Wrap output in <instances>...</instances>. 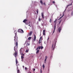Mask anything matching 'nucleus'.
<instances>
[{
	"label": "nucleus",
	"mask_w": 73,
	"mask_h": 73,
	"mask_svg": "<svg viewBox=\"0 0 73 73\" xmlns=\"http://www.w3.org/2000/svg\"><path fill=\"white\" fill-rule=\"evenodd\" d=\"M72 3H71L70 5L67 6L66 8H68V7H69V5H72Z\"/></svg>",
	"instance_id": "5701e85b"
},
{
	"label": "nucleus",
	"mask_w": 73,
	"mask_h": 73,
	"mask_svg": "<svg viewBox=\"0 0 73 73\" xmlns=\"http://www.w3.org/2000/svg\"><path fill=\"white\" fill-rule=\"evenodd\" d=\"M47 58H48V57H47V56H45V60L44 62V63H46V60L47 59Z\"/></svg>",
	"instance_id": "0eeeda50"
},
{
	"label": "nucleus",
	"mask_w": 73,
	"mask_h": 73,
	"mask_svg": "<svg viewBox=\"0 0 73 73\" xmlns=\"http://www.w3.org/2000/svg\"><path fill=\"white\" fill-rule=\"evenodd\" d=\"M38 20L40 22L41 21V18H40V17L38 19Z\"/></svg>",
	"instance_id": "4be33fe9"
},
{
	"label": "nucleus",
	"mask_w": 73,
	"mask_h": 73,
	"mask_svg": "<svg viewBox=\"0 0 73 73\" xmlns=\"http://www.w3.org/2000/svg\"><path fill=\"white\" fill-rule=\"evenodd\" d=\"M20 54H23V50H22V48H21L20 50Z\"/></svg>",
	"instance_id": "6e6552de"
},
{
	"label": "nucleus",
	"mask_w": 73,
	"mask_h": 73,
	"mask_svg": "<svg viewBox=\"0 0 73 73\" xmlns=\"http://www.w3.org/2000/svg\"><path fill=\"white\" fill-rule=\"evenodd\" d=\"M54 48H55V46H54V47L53 48V50H54Z\"/></svg>",
	"instance_id": "473e14b6"
},
{
	"label": "nucleus",
	"mask_w": 73,
	"mask_h": 73,
	"mask_svg": "<svg viewBox=\"0 0 73 73\" xmlns=\"http://www.w3.org/2000/svg\"><path fill=\"white\" fill-rule=\"evenodd\" d=\"M37 50L36 51V54H37V53H38V52H39V51H40V50Z\"/></svg>",
	"instance_id": "aec40b11"
},
{
	"label": "nucleus",
	"mask_w": 73,
	"mask_h": 73,
	"mask_svg": "<svg viewBox=\"0 0 73 73\" xmlns=\"http://www.w3.org/2000/svg\"><path fill=\"white\" fill-rule=\"evenodd\" d=\"M17 69H18V67H17Z\"/></svg>",
	"instance_id": "c03bdc74"
},
{
	"label": "nucleus",
	"mask_w": 73,
	"mask_h": 73,
	"mask_svg": "<svg viewBox=\"0 0 73 73\" xmlns=\"http://www.w3.org/2000/svg\"><path fill=\"white\" fill-rule=\"evenodd\" d=\"M32 31H31L29 33V35L30 36H31L32 35Z\"/></svg>",
	"instance_id": "4468645a"
},
{
	"label": "nucleus",
	"mask_w": 73,
	"mask_h": 73,
	"mask_svg": "<svg viewBox=\"0 0 73 73\" xmlns=\"http://www.w3.org/2000/svg\"><path fill=\"white\" fill-rule=\"evenodd\" d=\"M49 22L50 23H51V22H52V19H50Z\"/></svg>",
	"instance_id": "c85d7f7f"
},
{
	"label": "nucleus",
	"mask_w": 73,
	"mask_h": 73,
	"mask_svg": "<svg viewBox=\"0 0 73 73\" xmlns=\"http://www.w3.org/2000/svg\"><path fill=\"white\" fill-rule=\"evenodd\" d=\"M36 13L37 14H38V9H37V11H36Z\"/></svg>",
	"instance_id": "bb28decb"
},
{
	"label": "nucleus",
	"mask_w": 73,
	"mask_h": 73,
	"mask_svg": "<svg viewBox=\"0 0 73 73\" xmlns=\"http://www.w3.org/2000/svg\"><path fill=\"white\" fill-rule=\"evenodd\" d=\"M17 48H18V46L16 47V46H15L14 47V50L15 51V52H14V55L15 56L16 58H17Z\"/></svg>",
	"instance_id": "f03ea898"
},
{
	"label": "nucleus",
	"mask_w": 73,
	"mask_h": 73,
	"mask_svg": "<svg viewBox=\"0 0 73 73\" xmlns=\"http://www.w3.org/2000/svg\"><path fill=\"white\" fill-rule=\"evenodd\" d=\"M56 20H57V19L55 20L54 21V23H56Z\"/></svg>",
	"instance_id": "f704fd0d"
},
{
	"label": "nucleus",
	"mask_w": 73,
	"mask_h": 73,
	"mask_svg": "<svg viewBox=\"0 0 73 73\" xmlns=\"http://www.w3.org/2000/svg\"><path fill=\"white\" fill-rule=\"evenodd\" d=\"M21 55H22L23 56H24V54H21Z\"/></svg>",
	"instance_id": "72a5a7b5"
},
{
	"label": "nucleus",
	"mask_w": 73,
	"mask_h": 73,
	"mask_svg": "<svg viewBox=\"0 0 73 73\" xmlns=\"http://www.w3.org/2000/svg\"><path fill=\"white\" fill-rule=\"evenodd\" d=\"M34 38L33 39V40L35 41H36V35H34Z\"/></svg>",
	"instance_id": "423d86ee"
},
{
	"label": "nucleus",
	"mask_w": 73,
	"mask_h": 73,
	"mask_svg": "<svg viewBox=\"0 0 73 73\" xmlns=\"http://www.w3.org/2000/svg\"><path fill=\"white\" fill-rule=\"evenodd\" d=\"M24 57L23 56H21V59H22V61H23V60H24Z\"/></svg>",
	"instance_id": "ddd939ff"
},
{
	"label": "nucleus",
	"mask_w": 73,
	"mask_h": 73,
	"mask_svg": "<svg viewBox=\"0 0 73 73\" xmlns=\"http://www.w3.org/2000/svg\"><path fill=\"white\" fill-rule=\"evenodd\" d=\"M43 48H44V47H43L42 46H40V48L41 49H42Z\"/></svg>",
	"instance_id": "b1692460"
},
{
	"label": "nucleus",
	"mask_w": 73,
	"mask_h": 73,
	"mask_svg": "<svg viewBox=\"0 0 73 73\" xmlns=\"http://www.w3.org/2000/svg\"><path fill=\"white\" fill-rule=\"evenodd\" d=\"M42 66L43 68H45V65L44 64Z\"/></svg>",
	"instance_id": "393cba45"
},
{
	"label": "nucleus",
	"mask_w": 73,
	"mask_h": 73,
	"mask_svg": "<svg viewBox=\"0 0 73 73\" xmlns=\"http://www.w3.org/2000/svg\"><path fill=\"white\" fill-rule=\"evenodd\" d=\"M29 45H30V43L27 42L26 44V46H29Z\"/></svg>",
	"instance_id": "6ab92c4d"
},
{
	"label": "nucleus",
	"mask_w": 73,
	"mask_h": 73,
	"mask_svg": "<svg viewBox=\"0 0 73 73\" xmlns=\"http://www.w3.org/2000/svg\"><path fill=\"white\" fill-rule=\"evenodd\" d=\"M35 68H34V69H33V71H35Z\"/></svg>",
	"instance_id": "58836bf2"
},
{
	"label": "nucleus",
	"mask_w": 73,
	"mask_h": 73,
	"mask_svg": "<svg viewBox=\"0 0 73 73\" xmlns=\"http://www.w3.org/2000/svg\"><path fill=\"white\" fill-rule=\"evenodd\" d=\"M61 27H59L58 30V31L59 32V33L61 32Z\"/></svg>",
	"instance_id": "20e7f679"
},
{
	"label": "nucleus",
	"mask_w": 73,
	"mask_h": 73,
	"mask_svg": "<svg viewBox=\"0 0 73 73\" xmlns=\"http://www.w3.org/2000/svg\"><path fill=\"white\" fill-rule=\"evenodd\" d=\"M40 3L41 4H42V5L43 4V2H42V1L41 0H40Z\"/></svg>",
	"instance_id": "a211bd4d"
},
{
	"label": "nucleus",
	"mask_w": 73,
	"mask_h": 73,
	"mask_svg": "<svg viewBox=\"0 0 73 73\" xmlns=\"http://www.w3.org/2000/svg\"><path fill=\"white\" fill-rule=\"evenodd\" d=\"M18 71H17V73H20V71H19V70L18 69Z\"/></svg>",
	"instance_id": "a878e982"
},
{
	"label": "nucleus",
	"mask_w": 73,
	"mask_h": 73,
	"mask_svg": "<svg viewBox=\"0 0 73 73\" xmlns=\"http://www.w3.org/2000/svg\"><path fill=\"white\" fill-rule=\"evenodd\" d=\"M40 49H41V48H40V46H38L37 47V48L36 50H38V49H39V50H40Z\"/></svg>",
	"instance_id": "9b49d317"
},
{
	"label": "nucleus",
	"mask_w": 73,
	"mask_h": 73,
	"mask_svg": "<svg viewBox=\"0 0 73 73\" xmlns=\"http://www.w3.org/2000/svg\"><path fill=\"white\" fill-rule=\"evenodd\" d=\"M15 43V46H16L17 47L18 46V37L17 35H15L14 36V39Z\"/></svg>",
	"instance_id": "f257e3e1"
},
{
	"label": "nucleus",
	"mask_w": 73,
	"mask_h": 73,
	"mask_svg": "<svg viewBox=\"0 0 73 73\" xmlns=\"http://www.w3.org/2000/svg\"><path fill=\"white\" fill-rule=\"evenodd\" d=\"M26 21H27V19H24L23 21V23H25Z\"/></svg>",
	"instance_id": "f3484780"
},
{
	"label": "nucleus",
	"mask_w": 73,
	"mask_h": 73,
	"mask_svg": "<svg viewBox=\"0 0 73 73\" xmlns=\"http://www.w3.org/2000/svg\"><path fill=\"white\" fill-rule=\"evenodd\" d=\"M15 34V36H17V31H14Z\"/></svg>",
	"instance_id": "2eb2a0df"
},
{
	"label": "nucleus",
	"mask_w": 73,
	"mask_h": 73,
	"mask_svg": "<svg viewBox=\"0 0 73 73\" xmlns=\"http://www.w3.org/2000/svg\"><path fill=\"white\" fill-rule=\"evenodd\" d=\"M52 3L53 4H54V3H55V2L54 1H53L52 2Z\"/></svg>",
	"instance_id": "7c9ffc66"
},
{
	"label": "nucleus",
	"mask_w": 73,
	"mask_h": 73,
	"mask_svg": "<svg viewBox=\"0 0 73 73\" xmlns=\"http://www.w3.org/2000/svg\"><path fill=\"white\" fill-rule=\"evenodd\" d=\"M54 32H55V30L54 29L53 32L52 33V35L54 33Z\"/></svg>",
	"instance_id": "c756f323"
},
{
	"label": "nucleus",
	"mask_w": 73,
	"mask_h": 73,
	"mask_svg": "<svg viewBox=\"0 0 73 73\" xmlns=\"http://www.w3.org/2000/svg\"><path fill=\"white\" fill-rule=\"evenodd\" d=\"M26 42H27V41H26L25 43H26Z\"/></svg>",
	"instance_id": "49530a36"
},
{
	"label": "nucleus",
	"mask_w": 73,
	"mask_h": 73,
	"mask_svg": "<svg viewBox=\"0 0 73 73\" xmlns=\"http://www.w3.org/2000/svg\"><path fill=\"white\" fill-rule=\"evenodd\" d=\"M16 65H17L18 64V60H17V58H16Z\"/></svg>",
	"instance_id": "9d476101"
},
{
	"label": "nucleus",
	"mask_w": 73,
	"mask_h": 73,
	"mask_svg": "<svg viewBox=\"0 0 73 73\" xmlns=\"http://www.w3.org/2000/svg\"><path fill=\"white\" fill-rule=\"evenodd\" d=\"M29 26H30V27H31V25H29Z\"/></svg>",
	"instance_id": "79ce46f5"
},
{
	"label": "nucleus",
	"mask_w": 73,
	"mask_h": 73,
	"mask_svg": "<svg viewBox=\"0 0 73 73\" xmlns=\"http://www.w3.org/2000/svg\"><path fill=\"white\" fill-rule=\"evenodd\" d=\"M31 38H32V37H29L28 38V40H30Z\"/></svg>",
	"instance_id": "412c9836"
},
{
	"label": "nucleus",
	"mask_w": 73,
	"mask_h": 73,
	"mask_svg": "<svg viewBox=\"0 0 73 73\" xmlns=\"http://www.w3.org/2000/svg\"><path fill=\"white\" fill-rule=\"evenodd\" d=\"M41 40H42V37H40L39 41V44H40V43L41 42Z\"/></svg>",
	"instance_id": "39448f33"
},
{
	"label": "nucleus",
	"mask_w": 73,
	"mask_h": 73,
	"mask_svg": "<svg viewBox=\"0 0 73 73\" xmlns=\"http://www.w3.org/2000/svg\"><path fill=\"white\" fill-rule=\"evenodd\" d=\"M56 42H55V45H56Z\"/></svg>",
	"instance_id": "ea45409f"
},
{
	"label": "nucleus",
	"mask_w": 73,
	"mask_h": 73,
	"mask_svg": "<svg viewBox=\"0 0 73 73\" xmlns=\"http://www.w3.org/2000/svg\"><path fill=\"white\" fill-rule=\"evenodd\" d=\"M25 70H27V68L25 67Z\"/></svg>",
	"instance_id": "e433bc0d"
},
{
	"label": "nucleus",
	"mask_w": 73,
	"mask_h": 73,
	"mask_svg": "<svg viewBox=\"0 0 73 73\" xmlns=\"http://www.w3.org/2000/svg\"><path fill=\"white\" fill-rule=\"evenodd\" d=\"M43 35L44 36H45V30H44L43 32Z\"/></svg>",
	"instance_id": "1a4fd4ad"
},
{
	"label": "nucleus",
	"mask_w": 73,
	"mask_h": 73,
	"mask_svg": "<svg viewBox=\"0 0 73 73\" xmlns=\"http://www.w3.org/2000/svg\"><path fill=\"white\" fill-rule=\"evenodd\" d=\"M56 24H55V25L54 26V29L55 30L56 29Z\"/></svg>",
	"instance_id": "dca6fc26"
},
{
	"label": "nucleus",
	"mask_w": 73,
	"mask_h": 73,
	"mask_svg": "<svg viewBox=\"0 0 73 73\" xmlns=\"http://www.w3.org/2000/svg\"><path fill=\"white\" fill-rule=\"evenodd\" d=\"M29 51V50H26V53L28 52Z\"/></svg>",
	"instance_id": "cd10ccee"
},
{
	"label": "nucleus",
	"mask_w": 73,
	"mask_h": 73,
	"mask_svg": "<svg viewBox=\"0 0 73 73\" xmlns=\"http://www.w3.org/2000/svg\"><path fill=\"white\" fill-rule=\"evenodd\" d=\"M61 23V21H60L59 22V24H60Z\"/></svg>",
	"instance_id": "a19ab883"
},
{
	"label": "nucleus",
	"mask_w": 73,
	"mask_h": 73,
	"mask_svg": "<svg viewBox=\"0 0 73 73\" xmlns=\"http://www.w3.org/2000/svg\"><path fill=\"white\" fill-rule=\"evenodd\" d=\"M18 32H19L20 33H24V31H23V30L22 29H20L18 30Z\"/></svg>",
	"instance_id": "7ed1b4c3"
},
{
	"label": "nucleus",
	"mask_w": 73,
	"mask_h": 73,
	"mask_svg": "<svg viewBox=\"0 0 73 73\" xmlns=\"http://www.w3.org/2000/svg\"><path fill=\"white\" fill-rule=\"evenodd\" d=\"M43 5H46V4H45V3H43Z\"/></svg>",
	"instance_id": "2f4dec72"
},
{
	"label": "nucleus",
	"mask_w": 73,
	"mask_h": 73,
	"mask_svg": "<svg viewBox=\"0 0 73 73\" xmlns=\"http://www.w3.org/2000/svg\"><path fill=\"white\" fill-rule=\"evenodd\" d=\"M48 39H49V38H48Z\"/></svg>",
	"instance_id": "a18cd8bd"
},
{
	"label": "nucleus",
	"mask_w": 73,
	"mask_h": 73,
	"mask_svg": "<svg viewBox=\"0 0 73 73\" xmlns=\"http://www.w3.org/2000/svg\"><path fill=\"white\" fill-rule=\"evenodd\" d=\"M54 45V44H53L52 47V48H53V45Z\"/></svg>",
	"instance_id": "c9c22d12"
},
{
	"label": "nucleus",
	"mask_w": 73,
	"mask_h": 73,
	"mask_svg": "<svg viewBox=\"0 0 73 73\" xmlns=\"http://www.w3.org/2000/svg\"><path fill=\"white\" fill-rule=\"evenodd\" d=\"M42 14V17L43 19H44V14H43V13H41Z\"/></svg>",
	"instance_id": "f8f14e48"
},
{
	"label": "nucleus",
	"mask_w": 73,
	"mask_h": 73,
	"mask_svg": "<svg viewBox=\"0 0 73 73\" xmlns=\"http://www.w3.org/2000/svg\"><path fill=\"white\" fill-rule=\"evenodd\" d=\"M23 68H24V66H23Z\"/></svg>",
	"instance_id": "37998d69"
},
{
	"label": "nucleus",
	"mask_w": 73,
	"mask_h": 73,
	"mask_svg": "<svg viewBox=\"0 0 73 73\" xmlns=\"http://www.w3.org/2000/svg\"><path fill=\"white\" fill-rule=\"evenodd\" d=\"M40 73H42V70H41V69L40 70Z\"/></svg>",
	"instance_id": "4c0bfd02"
}]
</instances>
